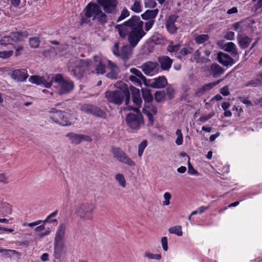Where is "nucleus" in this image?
Segmentation results:
<instances>
[{
  "instance_id": "nucleus-59",
  "label": "nucleus",
  "mask_w": 262,
  "mask_h": 262,
  "mask_svg": "<svg viewBox=\"0 0 262 262\" xmlns=\"http://www.w3.org/2000/svg\"><path fill=\"white\" fill-rule=\"evenodd\" d=\"M112 51H113V54L115 56H116L117 57L118 56L119 53H120V51L119 50V43L118 42H116L114 44V45L113 46Z\"/></svg>"
},
{
  "instance_id": "nucleus-30",
  "label": "nucleus",
  "mask_w": 262,
  "mask_h": 262,
  "mask_svg": "<svg viewBox=\"0 0 262 262\" xmlns=\"http://www.w3.org/2000/svg\"><path fill=\"white\" fill-rule=\"evenodd\" d=\"M64 243L54 242V250L55 257L59 259L62 255Z\"/></svg>"
},
{
  "instance_id": "nucleus-37",
  "label": "nucleus",
  "mask_w": 262,
  "mask_h": 262,
  "mask_svg": "<svg viewBox=\"0 0 262 262\" xmlns=\"http://www.w3.org/2000/svg\"><path fill=\"white\" fill-rule=\"evenodd\" d=\"M168 231L171 234H175L179 236H182L183 234L182 227L180 226H176L170 227L169 228Z\"/></svg>"
},
{
  "instance_id": "nucleus-63",
  "label": "nucleus",
  "mask_w": 262,
  "mask_h": 262,
  "mask_svg": "<svg viewBox=\"0 0 262 262\" xmlns=\"http://www.w3.org/2000/svg\"><path fill=\"white\" fill-rule=\"evenodd\" d=\"M0 182L5 184L9 183V179L5 173H0Z\"/></svg>"
},
{
  "instance_id": "nucleus-52",
  "label": "nucleus",
  "mask_w": 262,
  "mask_h": 262,
  "mask_svg": "<svg viewBox=\"0 0 262 262\" xmlns=\"http://www.w3.org/2000/svg\"><path fill=\"white\" fill-rule=\"evenodd\" d=\"M144 3L147 8H154L157 6V3L154 0H144Z\"/></svg>"
},
{
  "instance_id": "nucleus-13",
  "label": "nucleus",
  "mask_w": 262,
  "mask_h": 262,
  "mask_svg": "<svg viewBox=\"0 0 262 262\" xmlns=\"http://www.w3.org/2000/svg\"><path fill=\"white\" fill-rule=\"evenodd\" d=\"M210 54L209 50L200 48L194 52V59L198 63H208L211 60L206 57H209Z\"/></svg>"
},
{
  "instance_id": "nucleus-16",
  "label": "nucleus",
  "mask_w": 262,
  "mask_h": 262,
  "mask_svg": "<svg viewBox=\"0 0 262 262\" xmlns=\"http://www.w3.org/2000/svg\"><path fill=\"white\" fill-rule=\"evenodd\" d=\"M140 68L145 75H151L157 71L158 63L149 61L142 64Z\"/></svg>"
},
{
  "instance_id": "nucleus-18",
  "label": "nucleus",
  "mask_w": 262,
  "mask_h": 262,
  "mask_svg": "<svg viewBox=\"0 0 262 262\" xmlns=\"http://www.w3.org/2000/svg\"><path fill=\"white\" fill-rule=\"evenodd\" d=\"M178 16L176 14L170 15L166 21V28L170 34H175L178 29L175 23L177 21Z\"/></svg>"
},
{
  "instance_id": "nucleus-27",
  "label": "nucleus",
  "mask_w": 262,
  "mask_h": 262,
  "mask_svg": "<svg viewBox=\"0 0 262 262\" xmlns=\"http://www.w3.org/2000/svg\"><path fill=\"white\" fill-rule=\"evenodd\" d=\"M239 46L242 49H246L250 45L251 39L244 34L238 35L237 37Z\"/></svg>"
},
{
  "instance_id": "nucleus-14",
  "label": "nucleus",
  "mask_w": 262,
  "mask_h": 262,
  "mask_svg": "<svg viewBox=\"0 0 262 262\" xmlns=\"http://www.w3.org/2000/svg\"><path fill=\"white\" fill-rule=\"evenodd\" d=\"M143 113L147 115L149 125H153L155 121L154 115H155L157 113V107L152 104L150 103V102L147 103L143 108Z\"/></svg>"
},
{
  "instance_id": "nucleus-41",
  "label": "nucleus",
  "mask_w": 262,
  "mask_h": 262,
  "mask_svg": "<svg viewBox=\"0 0 262 262\" xmlns=\"http://www.w3.org/2000/svg\"><path fill=\"white\" fill-rule=\"evenodd\" d=\"M209 38L208 35L202 34L198 35L195 37V41L198 44H201L208 40Z\"/></svg>"
},
{
  "instance_id": "nucleus-57",
  "label": "nucleus",
  "mask_w": 262,
  "mask_h": 262,
  "mask_svg": "<svg viewBox=\"0 0 262 262\" xmlns=\"http://www.w3.org/2000/svg\"><path fill=\"white\" fill-rule=\"evenodd\" d=\"M188 158V172L190 174H195L198 173L197 170H196L193 166L191 165V164L190 163L189 160L190 158L189 156H187Z\"/></svg>"
},
{
  "instance_id": "nucleus-28",
  "label": "nucleus",
  "mask_w": 262,
  "mask_h": 262,
  "mask_svg": "<svg viewBox=\"0 0 262 262\" xmlns=\"http://www.w3.org/2000/svg\"><path fill=\"white\" fill-rule=\"evenodd\" d=\"M12 213V209L11 205L3 201H0V214L3 216H6L8 214Z\"/></svg>"
},
{
  "instance_id": "nucleus-44",
  "label": "nucleus",
  "mask_w": 262,
  "mask_h": 262,
  "mask_svg": "<svg viewBox=\"0 0 262 262\" xmlns=\"http://www.w3.org/2000/svg\"><path fill=\"white\" fill-rule=\"evenodd\" d=\"M176 135L177 136V138L176 140V143L177 145H181L183 144V135L181 132V130L180 129H178L176 130Z\"/></svg>"
},
{
  "instance_id": "nucleus-36",
  "label": "nucleus",
  "mask_w": 262,
  "mask_h": 262,
  "mask_svg": "<svg viewBox=\"0 0 262 262\" xmlns=\"http://www.w3.org/2000/svg\"><path fill=\"white\" fill-rule=\"evenodd\" d=\"M0 253H2L4 255L7 257H10L12 255L18 256L20 255L19 253L17 251L10 249H0Z\"/></svg>"
},
{
  "instance_id": "nucleus-38",
  "label": "nucleus",
  "mask_w": 262,
  "mask_h": 262,
  "mask_svg": "<svg viewBox=\"0 0 262 262\" xmlns=\"http://www.w3.org/2000/svg\"><path fill=\"white\" fill-rule=\"evenodd\" d=\"M152 42L156 45H160L163 40L162 36L158 33H155L150 37Z\"/></svg>"
},
{
  "instance_id": "nucleus-22",
  "label": "nucleus",
  "mask_w": 262,
  "mask_h": 262,
  "mask_svg": "<svg viewBox=\"0 0 262 262\" xmlns=\"http://www.w3.org/2000/svg\"><path fill=\"white\" fill-rule=\"evenodd\" d=\"M217 60L220 63L226 67L231 66L234 63L233 58L222 52L217 54Z\"/></svg>"
},
{
  "instance_id": "nucleus-40",
  "label": "nucleus",
  "mask_w": 262,
  "mask_h": 262,
  "mask_svg": "<svg viewBox=\"0 0 262 262\" xmlns=\"http://www.w3.org/2000/svg\"><path fill=\"white\" fill-rule=\"evenodd\" d=\"M95 69L96 73L98 75L103 74L105 72V65L102 63L101 61H100L98 63L96 64Z\"/></svg>"
},
{
  "instance_id": "nucleus-64",
  "label": "nucleus",
  "mask_w": 262,
  "mask_h": 262,
  "mask_svg": "<svg viewBox=\"0 0 262 262\" xmlns=\"http://www.w3.org/2000/svg\"><path fill=\"white\" fill-rule=\"evenodd\" d=\"M224 37L228 40H233L234 37V33L232 31H228L226 33Z\"/></svg>"
},
{
  "instance_id": "nucleus-42",
  "label": "nucleus",
  "mask_w": 262,
  "mask_h": 262,
  "mask_svg": "<svg viewBox=\"0 0 262 262\" xmlns=\"http://www.w3.org/2000/svg\"><path fill=\"white\" fill-rule=\"evenodd\" d=\"M40 40L39 37H34L29 39V43L33 48H37L39 47Z\"/></svg>"
},
{
  "instance_id": "nucleus-24",
  "label": "nucleus",
  "mask_w": 262,
  "mask_h": 262,
  "mask_svg": "<svg viewBox=\"0 0 262 262\" xmlns=\"http://www.w3.org/2000/svg\"><path fill=\"white\" fill-rule=\"evenodd\" d=\"M57 213H58V210H56L54 212L51 213L50 215H49L47 217L46 220H45L44 221L38 220V221H36L35 222H32V223H28V224H25V226H28V227H34V226L38 225L39 224H40L42 222L44 223H47V222L52 223L53 222H56L57 220L56 219H53V220H50V219L51 218H52V217H53L55 216L57 214Z\"/></svg>"
},
{
  "instance_id": "nucleus-7",
  "label": "nucleus",
  "mask_w": 262,
  "mask_h": 262,
  "mask_svg": "<svg viewBox=\"0 0 262 262\" xmlns=\"http://www.w3.org/2000/svg\"><path fill=\"white\" fill-rule=\"evenodd\" d=\"M95 209V205L90 203H81L76 207V214L83 220H90L93 217V212Z\"/></svg>"
},
{
  "instance_id": "nucleus-26",
  "label": "nucleus",
  "mask_w": 262,
  "mask_h": 262,
  "mask_svg": "<svg viewBox=\"0 0 262 262\" xmlns=\"http://www.w3.org/2000/svg\"><path fill=\"white\" fill-rule=\"evenodd\" d=\"M167 84V81L164 76H159L155 78L154 81L150 84V86L156 89L164 88Z\"/></svg>"
},
{
  "instance_id": "nucleus-10",
  "label": "nucleus",
  "mask_w": 262,
  "mask_h": 262,
  "mask_svg": "<svg viewBox=\"0 0 262 262\" xmlns=\"http://www.w3.org/2000/svg\"><path fill=\"white\" fill-rule=\"evenodd\" d=\"M113 154L114 157L118 161L124 164L130 166L135 165V162L129 158L126 153H125L120 148H114L113 149Z\"/></svg>"
},
{
  "instance_id": "nucleus-32",
  "label": "nucleus",
  "mask_w": 262,
  "mask_h": 262,
  "mask_svg": "<svg viewBox=\"0 0 262 262\" xmlns=\"http://www.w3.org/2000/svg\"><path fill=\"white\" fill-rule=\"evenodd\" d=\"M159 12L158 9L154 10H146L143 14H142V17L144 20H154V18L157 16Z\"/></svg>"
},
{
  "instance_id": "nucleus-8",
  "label": "nucleus",
  "mask_w": 262,
  "mask_h": 262,
  "mask_svg": "<svg viewBox=\"0 0 262 262\" xmlns=\"http://www.w3.org/2000/svg\"><path fill=\"white\" fill-rule=\"evenodd\" d=\"M29 33L26 31L13 32L8 36H4L0 40L1 45L6 46L12 45L13 42H17L24 40L28 36Z\"/></svg>"
},
{
  "instance_id": "nucleus-39",
  "label": "nucleus",
  "mask_w": 262,
  "mask_h": 262,
  "mask_svg": "<svg viewBox=\"0 0 262 262\" xmlns=\"http://www.w3.org/2000/svg\"><path fill=\"white\" fill-rule=\"evenodd\" d=\"M115 180L118 182L120 186L122 187H125L126 182L124 176L121 173L116 174L115 177Z\"/></svg>"
},
{
  "instance_id": "nucleus-46",
  "label": "nucleus",
  "mask_w": 262,
  "mask_h": 262,
  "mask_svg": "<svg viewBox=\"0 0 262 262\" xmlns=\"http://www.w3.org/2000/svg\"><path fill=\"white\" fill-rule=\"evenodd\" d=\"M181 47V45L180 43H178L175 45H172V42H171L167 48V50L170 53L177 52H178Z\"/></svg>"
},
{
  "instance_id": "nucleus-54",
  "label": "nucleus",
  "mask_w": 262,
  "mask_h": 262,
  "mask_svg": "<svg viewBox=\"0 0 262 262\" xmlns=\"http://www.w3.org/2000/svg\"><path fill=\"white\" fill-rule=\"evenodd\" d=\"M129 15V12L126 9H123V10L121 12L120 16L118 18L117 21L119 22L121 20H123L126 17H128Z\"/></svg>"
},
{
  "instance_id": "nucleus-4",
  "label": "nucleus",
  "mask_w": 262,
  "mask_h": 262,
  "mask_svg": "<svg viewBox=\"0 0 262 262\" xmlns=\"http://www.w3.org/2000/svg\"><path fill=\"white\" fill-rule=\"evenodd\" d=\"M49 118L61 126L71 125L76 120L74 113L69 109L61 111L56 108H52L49 111Z\"/></svg>"
},
{
  "instance_id": "nucleus-55",
  "label": "nucleus",
  "mask_w": 262,
  "mask_h": 262,
  "mask_svg": "<svg viewBox=\"0 0 262 262\" xmlns=\"http://www.w3.org/2000/svg\"><path fill=\"white\" fill-rule=\"evenodd\" d=\"M164 201L163 202V205L164 206H168L170 204V200L171 198V195L169 192H165L163 195Z\"/></svg>"
},
{
  "instance_id": "nucleus-48",
  "label": "nucleus",
  "mask_w": 262,
  "mask_h": 262,
  "mask_svg": "<svg viewBox=\"0 0 262 262\" xmlns=\"http://www.w3.org/2000/svg\"><path fill=\"white\" fill-rule=\"evenodd\" d=\"M147 145V143L146 140L143 141L138 146V154L139 157H141L143 155V151Z\"/></svg>"
},
{
  "instance_id": "nucleus-2",
  "label": "nucleus",
  "mask_w": 262,
  "mask_h": 262,
  "mask_svg": "<svg viewBox=\"0 0 262 262\" xmlns=\"http://www.w3.org/2000/svg\"><path fill=\"white\" fill-rule=\"evenodd\" d=\"M84 16L80 19L81 25L90 23V18L97 20L100 24L104 25L107 21V16L102 12L100 7L97 4L90 2L83 10Z\"/></svg>"
},
{
  "instance_id": "nucleus-21",
  "label": "nucleus",
  "mask_w": 262,
  "mask_h": 262,
  "mask_svg": "<svg viewBox=\"0 0 262 262\" xmlns=\"http://www.w3.org/2000/svg\"><path fill=\"white\" fill-rule=\"evenodd\" d=\"M66 232V226L61 223L57 227L54 242L64 243V236Z\"/></svg>"
},
{
  "instance_id": "nucleus-49",
  "label": "nucleus",
  "mask_w": 262,
  "mask_h": 262,
  "mask_svg": "<svg viewBox=\"0 0 262 262\" xmlns=\"http://www.w3.org/2000/svg\"><path fill=\"white\" fill-rule=\"evenodd\" d=\"M131 10L136 13H139L142 11V7L139 2L135 1L131 7Z\"/></svg>"
},
{
  "instance_id": "nucleus-61",
  "label": "nucleus",
  "mask_w": 262,
  "mask_h": 262,
  "mask_svg": "<svg viewBox=\"0 0 262 262\" xmlns=\"http://www.w3.org/2000/svg\"><path fill=\"white\" fill-rule=\"evenodd\" d=\"M174 89L171 86H168L166 89V94L169 99H172L173 98V95L174 94Z\"/></svg>"
},
{
  "instance_id": "nucleus-35",
  "label": "nucleus",
  "mask_w": 262,
  "mask_h": 262,
  "mask_svg": "<svg viewBox=\"0 0 262 262\" xmlns=\"http://www.w3.org/2000/svg\"><path fill=\"white\" fill-rule=\"evenodd\" d=\"M142 94L145 103H149L152 100L153 97L149 90L147 89H142Z\"/></svg>"
},
{
  "instance_id": "nucleus-34",
  "label": "nucleus",
  "mask_w": 262,
  "mask_h": 262,
  "mask_svg": "<svg viewBox=\"0 0 262 262\" xmlns=\"http://www.w3.org/2000/svg\"><path fill=\"white\" fill-rule=\"evenodd\" d=\"M130 72L133 74V76H136L138 78L142 80L144 84L147 86V83L146 77L142 74V72L136 68H131L129 70Z\"/></svg>"
},
{
  "instance_id": "nucleus-1",
  "label": "nucleus",
  "mask_w": 262,
  "mask_h": 262,
  "mask_svg": "<svg viewBox=\"0 0 262 262\" xmlns=\"http://www.w3.org/2000/svg\"><path fill=\"white\" fill-rule=\"evenodd\" d=\"M143 22L139 16H133L129 20L121 25H117V29L122 38L128 37V41L132 48L135 47L146 33L143 29Z\"/></svg>"
},
{
  "instance_id": "nucleus-53",
  "label": "nucleus",
  "mask_w": 262,
  "mask_h": 262,
  "mask_svg": "<svg viewBox=\"0 0 262 262\" xmlns=\"http://www.w3.org/2000/svg\"><path fill=\"white\" fill-rule=\"evenodd\" d=\"M13 54V51L12 50L0 51V57L3 59H7L11 57Z\"/></svg>"
},
{
  "instance_id": "nucleus-17",
  "label": "nucleus",
  "mask_w": 262,
  "mask_h": 262,
  "mask_svg": "<svg viewBox=\"0 0 262 262\" xmlns=\"http://www.w3.org/2000/svg\"><path fill=\"white\" fill-rule=\"evenodd\" d=\"M11 77L18 82H24L29 77L27 71L25 69H16L11 72Z\"/></svg>"
},
{
  "instance_id": "nucleus-51",
  "label": "nucleus",
  "mask_w": 262,
  "mask_h": 262,
  "mask_svg": "<svg viewBox=\"0 0 262 262\" xmlns=\"http://www.w3.org/2000/svg\"><path fill=\"white\" fill-rule=\"evenodd\" d=\"M192 52V49L190 47H185L182 48L179 52V57H181Z\"/></svg>"
},
{
  "instance_id": "nucleus-19",
  "label": "nucleus",
  "mask_w": 262,
  "mask_h": 262,
  "mask_svg": "<svg viewBox=\"0 0 262 262\" xmlns=\"http://www.w3.org/2000/svg\"><path fill=\"white\" fill-rule=\"evenodd\" d=\"M157 63L163 71H167L171 68L173 60L168 56L162 55L158 57Z\"/></svg>"
},
{
  "instance_id": "nucleus-11",
  "label": "nucleus",
  "mask_w": 262,
  "mask_h": 262,
  "mask_svg": "<svg viewBox=\"0 0 262 262\" xmlns=\"http://www.w3.org/2000/svg\"><path fill=\"white\" fill-rule=\"evenodd\" d=\"M81 110L89 114H91L98 117L105 118L106 114L104 111L99 107L91 104H84L81 106Z\"/></svg>"
},
{
  "instance_id": "nucleus-31",
  "label": "nucleus",
  "mask_w": 262,
  "mask_h": 262,
  "mask_svg": "<svg viewBox=\"0 0 262 262\" xmlns=\"http://www.w3.org/2000/svg\"><path fill=\"white\" fill-rule=\"evenodd\" d=\"M133 101L137 106L139 107L142 102L139 89L133 88L132 89Z\"/></svg>"
},
{
  "instance_id": "nucleus-3",
  "label": "nucleus",
  "mask_w": 262,
  "mask_h": 262,
  "mask_svg": "<svg viewBox=\"0 0 262 262\" xmlns=\"http://www.w3.org/2000/svg\"><path fill=\"white\" fill-rule=\"evenodd\" d=\"M115 86L121 88L116 91L105 92V96L107 101L114 104L120 105L125 100V104L127 105L130 100V93L125 88V84L122 81H120L116 83Z\"/></svg>"
},
{
  "instance_id": "nucleus-15",
  "label": "nucleus",
  "mask_w": 262,
  "mask_h": 262,
  "mask_svg": "<svg viewBox=\"0 0 262 262\" xmlns=\"http://www.w3.org/2000/svg\"><path fill=\"white\" fill-rule=\"evenodd\" d=\"M66 136L69 138L72 144L76 145L80 144L83 140L89 142L92 141L91 137L88 136L77 134L72 132L68 133Z\"/></svg>"
},
{
  "instance_id": "nucleus-23",
  "label": "nucleus",
  "mask_w": 262,
  "mask_h": 262,
  "mask_svg": "<svg viewBox=\"0 0 262 262\" xmlns=\"http://www.w3.org/2000/svg\"><path fill=\"white\" fill-rule=\"evenodd\" d=\"M209 72L214 78H217L224 73V70L219 64L214 63L210 66Z\"/></svg>"
},
{
  "instance_id": "nucleus-43",
  "label": "nucleus",
  "mask_w": 262,
  "mask_h": 262,
  "mask_svg": "<svg viewBox=\"0 0 262 262\" xmlns=\"http://www.w3.org/2000/svg\"><path fill=\"white\" fill-rule=\"evenodd\" d=\"M165 97V93L164 91H157L155 94V98L157 102H160L163 100Z\"/></svg>"
},
{
  "instance_id": "nucleus-29",
  "label": "nucleus",
  "mask_w": 262,
  "mask_h": 262,
  "mask_svg": "<svg viewBox=\"0 0 262 262\" xmlns=\"http://www.w3.org/2000/svg\"><path fill=\"white\" fill-rule=\"evenodd\" d=\"M223 49L225 51L230 52L231 55L233 57H235L238 56V52L236 46L232 42H229L225 43Z\"/></svg>"
},
{
  "instance_id": "nucleus-50",
  "label": "nucleus",
  "mask_w": 262,
  "mask_h": 262,
  "mask_svg": "<svg viewBox=\"0 0 262 262\" xmlns=\"http://www.w3.org/2000/svg\"><path fill=\"white\" fill-rule=\"evenodd\" d=\"M128 79L132 81L134 84L136 85L137 86H142V83L141 81L142 80L138 78L136 76H133L130 75L128 77Z\"/></svg>"
},
{
  "instance_id": "nucleus-12",
  "label": "nucleus",
  "mask_w": 262,
  "mask_h": 262,
  "mask_svg": "<svg viewBox=\"0 0 262 262\" xmlns=\"http://www.w3.org/2000/svg\"><path fill=\"white\" fill-rule=\"evenodd\" d=\"M29 81L37 85H43L47 88H50L53 82V76L40 77L36 75L31 76Z\"/></svg>"
},
{
  "instance_id": "nucleus-58",
  "label": "nucleus",
  "mask_w": 262,
  "mask_h": 262,
  "mask_svg": "<svg viewBox=\"0 0 262 262\" xmlns=\"http://www.w3.org/2000/svg\"><path fill=\"white\" fill-rule=\"evenodd\" d=\"M161 244L163 250L165 251H167L168 250V247L167 238L166 237L164 236L162 238Z\"/></svg>"
},
{
  "instance_id": "nucleus-47",
  "label": "nucleus",
  "mask_w": 262,
  "mask_h": 262,
  "mask_svg": "<svg viewBox=\"0 0 262 262\" xmlns=\"http://www.w3.org/2000/svg\"><path fill=\"white\" fill-rule=\"evenodd\" d=\"M144 256L150 259H156L160 260L162 258V256L160 254H153L150 252H146L144 254Z\"/></svg>"
},
{
  "instance_id": "nucleus-20",
  "label": "nucleus",
  "mask_w": 262,
  "mask_h": 262,
  "mask_svg": "<svg viewBox=\"0 0 262 262\" xmlns=\"http://www.w3.org/2000/svg\"><path fill=\"white\" fill-rule=\"evenodd\" d=\"M116 0H97L98 3L103 8L107 13H113L116 8Z\"/></svg>"
},
{
  "instance_id": "nucleus-56",
  "label": "nucleus",
  "mask_w": 262,
  "mask_h": 262,
  "mask_svg": "<svg viewBox=\"0 0 262 262\" xmlns=\"http://www.w3.org/2000/svg\"><path fill=\"white\" fill-rule=\"evenodd\" d=\"M220 81H221L220 80H217L215 82H211V83H209L205 84L204 85H203V86H204V88L205 91H209V90L211 89L214 86H215V85L218 84L220 82Z\"/></svg>"
},
{
  "instance_id": "nucleus-62",
  "label": "nucleus",
  "mask_w": 262,
  "mask_h": 262,
  "mask_svg": "<svg viewBox=\"0 0 262 262\" xmlns=\"http://www.w3.org/2000/svg\"><path fill=\"white\" fill-rule=\"evenodd\" d=\"M220 93L223 96H228L230 94L228 86L226 85V86L223 87L222 89H221Z\"/></svg>"
},
{
  "instance_id": "nucleus-9",
  "label": "nucleus",
  "mask_w": 262,
  "mask_h": 262,
  "mask_svg": "<svg viewBox=\"0 0 262 262\" xmlns=\"http://www.w3.org/2000/svg\"><path fill=\"white\" fill-rule=\"evenodd\" d=\"M75 67L69 66L68 72L70 74L77 79H80L83 73V67H86L89 64V61L86 60L76 59L75 61Z\"/></svg>"
},
{
  "instance_id": "nucleus-45",
  "label": "nucleus",
  "mask_w": 262,
  "mask_h": 262,
  "mask_svg": "<svg viewBox=\"0 0 262 262\" xmlns=\"http://www.w3.org/2000/svg\"><path fill=\"white\" fill-rule=\"evenodd\" d=\"M111 71L108 72L106 76L111 79H116L118 77L119 69H110Z\"/></svg>"
},
{
  "instance_id": "nucleus-60",
  "label": "nucleus",
  "mask_w": 262,
  "mask_h": 262,
  "mask_svg": "<svg viewBox=\"0 0 262 262\" xmlns=\"http://www.w3.org/2000/svg\"><path fill=\"white\" fill-rule=\"evenodd\" d=\"M155 20H148L147 22L145 23V29L146 31H148L152 27L154 24Z\"/></svg>"
},
{
  "instance_id": "nucleus-25",
  "label": "nucleus",
  "mask_w": 262,
  "mask_h": 262,
  "mask_svg": "<svg viewBox=\"0 0 262 262\" xmlns=\"http://www.w3.org/2000/svg\"><path fill=\"white\" fill-rule=\"evenodd\" d=\"M132 53V50L130 47L125 45L122 47L118 57H120L124 62H126L130 58Z\"/></svg>"
},
{
  "instance_id": "nucleus-6",
  "label": "nucleus",
  "mask_w": 262,
  "mask_h": 262,
  "mask_svg": "<svg viewBox=\"0 0 262 262\" xmlns=\"http://www.w3.org/2000/svg\"><path fill=\"white\" fill-rule=\"evenodd\" d=\"M53 81L58 83L59 89L58 94L60 95L68 94L72 92L74 88V82L70 79H64L60 74L53 76Z\"/></svg>"
},
{
  "instance_id": "nucleus-5",
  "label": "nucleus",
  "mask_w": 262,
  "mask_h": 262,
  "mask_svg": "<svg viewBox=\"0 0 262 262\" xmlns=\"http://www.w3.org/2000/svg\"><path fill=\"white\" fill-rule=\"evenodd\" d=\"M134 113H130L126 115L125 121L127 126L133 132H137L144 125V121L142 114L138 108H133Z\"/></svg>"
},
{
  "instance_id": "nucleus-33",
  "label": "nucleus",
  "mask_w": 262,
  "mask_h": 262,
  "mask_svg": "<svg viewBox=\"0 0 262 262\" xmlns=\"http://www.w3.org/2000/svg\"><path fill=\"white\" fill-rule=\"evenodd\" d=\"M262 85V74L258 76L256 78H253L248 81L246 84V86L256 87Z\"/></svg>"
}]
</instances>
